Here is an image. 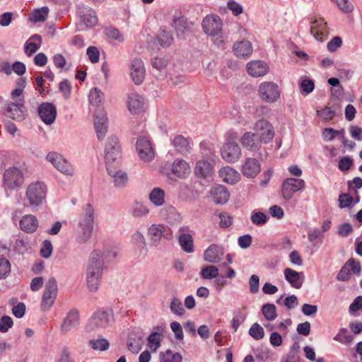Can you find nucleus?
Wrapping results in <instances>:
<instances>
[{"label": "nucleus", "instance_id": "nucleus-1", "mask_svg": "<svg viewBox=\"0 0 362 362\" xmlns=\"http://www.w3.org/2000/svg\"><path fill=\"white\" fill-rule=\"evenodd\" d=\"M117 253L114 251L94 250L90 255L86 267V281L88 289L95 292L101 281L105 263L114 259Z\"/></svg>", "mask_w": 362, "mask_h": 362}, {"label": "nucleus", "instance_id": "nucleus-2", "mask_svg": "<svg viewBox=\"0 0 362 362\" xmlns=\"http://www.w3.org/2000/svg\"><path fill=\"white\" fill-rule=\"evenodd\" d=\"M94 214L93 207L91 204H87L83 209L78 222L80 230L76 238V241L78 243H85L90 238L93 228Z\"/></svg>", "mask_w": 362, "mask_h": 362}, {"label": "nucleus", "instance_id": "nucleus-3", "mask_svg": "<svg viewBox=\"0 0 362 362\" xmlns=\"http://www.w3.org/2000/svg\"><path fill=\"white\" fill-rule=\"evenodd\" d=\"M204 33L214 37V44L218 46L224 45V37L222 33L223 23L218 16L211 15L206 16L202 23Z\"/></svg>", "mask_w": 362, "mask_h": 362}, {"label": "nucleus", "instance_id": "nucleus-4", "mask_svg": "<svg viewBox=\"0 0 362 362\" xmlns=\"http://www.w3.org/2000/svg\"><path fill=\"white\" fill-rule=\"evenodd\" d=\"M237 139L236 133H228L227 142L221 148V156L228 163H234L241 156V149L235 141Z\"/></svg>", "mask_w": 362, "mask_h": 362}, {"label": "nucleus", "instance_id": "nucleus-5", "mask_svg": "<svg viewBox=\"0 0 362 362\" xmlns=\"http://www.w3.org/2000/svg\"><path fill=\"white\" fill-rule=\"evenodd\" d=\"M113 322V316L112 312L103 310H99L94 313L93 316L89 319L86 329L88 332H92L97 328H105L109 326Z\"/></svg>", "mask_w": 362, "mask_h": 362}, {"label": "nucleus", "instance_id": "nucleus-6", "mask_svg": "<svg viewBox=\"0 0 362 362\" xmlns=\"http://www.w3.org/2000/svg\"><path fill=\"white\" fill-rule=\"evenodd\" d=\"M47 187L40 182L31 183L27 188L26 197L31 206H39L46 197Z\"/></svg>", "mask_w": 362, "mask_h": 362}, {"label": "nucleus", "instance_id": "nucleus-7", "mask_svg": "<svg viewBox=\"0 0 362 362\" xmlns=\"http://www.w3.org/2000/svg\"><path fill=\"white\" fill-rule=\"evenodd\" d=\"M58 292L56 279L51 277L46 282L42 297L41 308L45 311L49 310L54 304Z\"/></svg>", "mask_w": 362, "mask_h": 362}, {"label": "nucleus", "instance_id": "nucleus-8", "mask_svg": "<svg viewBox=\"0 0 362 362\" xmlns=\"http://www.w3.org/2000/svg\"><path fill=\"white\" fill-rule=\"evenodd\" d=\"M258 93L260 98L267 103H274L280 97L279 86L272 81H264L259 84Z\"/></svg>", "mask_w": 362, "mask_h": 362}, {"label": "nucleus", "instance_id": "nucleus-9", "mask_svg": "<svg viewBox=\"0 0 362 362\" xmlns=\"http://www.w3.org/2000/svg\"><path fill=\"white\" fill-rule=\"evenodd\" d=\"M24 98H19L16 102H6L4 110L6 115L16 121H22L26 116Z\"/></svg>", "mask_w": 362, "mask_h": 362}, {"label": "nucleus", "instance_id": "nucleus-10", "mask_svg": "<svg viewBox=\"0 0 362 362\" xmlns=\"http://www.w3.org/2000/svg\"><path fill=\"white\" fill-rule=\"evenodd\" d=\"M255 133L261 139L263 144L269 143L274 136V129L272 124L266 119L257 121L253 128Z\"/></svg>", "mask_w": 362, "mask_h": 362}, {"label": "nucleus", "instance_id": "nucleus-11", "mask_svg": "<svg viewBox=\"0 0 362 362\" xmlns=\"http://www.w3.org/2000/svg\"><path fill=\"white\" fill-rule=\"evenodd\" d=\"M46 158L62 173L66 175L74 174V168L71 165L62 155L55 152H50L47 154Z\"/></svg>", "mask_w": 362, "mask_h": 362}, {"label": "nucleus", "instance_id": "nucleus-12", "mask_svg": "<svg viewBox=\"0 0 362 362\" xmlns=\"http://www.w3.org/2000/svg\"><path fill=\"white\" fill-rule=\"evenodd\" d=\"M305 187V182L301 179L288 178L282 184V197L285 200H290L293 194Z\"/></svg>", "mask_w": 362, "mask_h": 362}, {"label": "nucleus", "instance_id": "nucleus-13", "mask_svg": "<svg viewBox=\"0 0 362 362\" xmlns=\"http://www.w3.org/2000/svg\"><path fill=\"white\" fill-rule=\"evenodd\" d=\"M23 180V173L16 167L9 168L4 174V182L10 189L19 187Z\"/></svg>", "mask_w": 362, "mask_h": 362}, {"label": "nucleus", "instance_id": "nucleus-14", "mask_svg": "<svg viewBox=\"0 0 362 362\" xmlns=\"http://www.w3.org/2000/svg\"><path fill=\"white\" fill-rule=\"evenodd\" d=\"M107 117L102 109H98L94 113V127L99 140L104 139L107 132Z\"/></svg>", "mask_w": 362, "mask_h": 362}, {"label": "nucleus", "instance_id": "nucleus-15", "mask_svg": "<svg viewBox=\"0 0 362 362\" xmlns=\"http://www.w3.org/2000/svg\"><path fill=\"white\" fill-rule=\"evenodd\" d=\"M136 151L139 156L145 162H148L154 158V151L152 148L150 141L141 136L136 142Z\"/></svg>", "mask_w": 362, "mask_h": 362}, {"label": "nucleus", "instance_id": "nucleus-16", "mask_svg": "<svg viewBox=\"0 0 362 362\" xmlns=\"http://www.w3.org/2000/svg\"><path fill=\"white\" fill-rule=\"evenodd\" d=\"M146 76L144 64L141 59H134L130 65V76L136 85L143 83Z\"/></svg>", "mask_w": 362, "mask_h": 362}, {"label": "nucleus", "instance_id": "nucleus-17", "mask_svg": "<svg viewBox=\"0 0 362 362\" xmlns=\"http://www.w3.org/2000/svg\"><path fill=\"white\" fill-rule=\"evenodd\" d=\"M170 173L178 179H185L191 173V168L183 159H175L170 165Z\"/></svg>", "mask_w": 362, "mask_h": 362}, {"label": "nucleus", "instance_id": "nucleus-18", "mask_svg": "<svg viewBox=\"0 0 362 362\" xmlns=\"http://www.w3.org/2000/svg\"><path fill=\"white\" fill-rule=\"evenodd\" d=\"M80 324L78 311L76 309L71 310L63 320L61 325V331L68 333L77 329Z\"/></svg>", "mask_w": 362, "mask_h": 362}, {"label": "nucleus", "instance_id": "nucleus-19", "mask_svg": "<svg viewBox=\"0 0 362 362\" xmlns=\"http://www.w3.org/2000/svg\"><path fill=\"white\" fill-rule=\"evenodd\" d=\"M38 114L42 120L47 124H52L57 116L56 107L49 103H44L38 108Z\"/></svg>", "mask_w": 362, "mask_h": 362}, {"label": "nucleus", "instance_id": "nucleus-20", "mask_svg": "<svg viewBox=\"0 0 362 362\" xmlns=\"http://www.w3.org/2000/svg\"><path fill=\"white\" fill-rule=\"evenodd\" d=\"M107 172L111 177L115 187L122 188L127 185L128 176L125 172L120 169L119 166L110 167L107 169Z\"/></svg>", "mask_w": 362, "mask_h": 362}, {"label": "nucleus", "instance_id": "nucleus-21", "mask_svg": "<svg viewBox=\"0 0 362 362\" xmlns=\"http://www.w3.org/2000/svg\"><path fill=\"white\" fill-rule=\"evenodd\" d=\"M241 144L243 146L251 151L258 150L263 141L254 132H245L241 138Z\"/></svg>", "mask_w": 362, "mask_h": 362}, {"label": "nucleus", "instance_id": "nucleus-22", "mask_svg": "<svg viewBox=\"0 0 362 362\" xmlns=\"http://www.w3.org/2000/svg\"><path fill=\"white\" fill-rule=\"evenodd\" d=\"M310 33L319 41H324L328 34L327 23L323 18L316 19L312 22Z\"/></svg>", "mask_w": 362, "mask_h": 362}, {"label": "nucleus", "instance_id": "nucleus-23", "mask_svg": "<svg viewBox=\"0 0 362 362\" xmlns=\"http://www.w3.org/2000/svg\"><path fill=\"white\" fill-rule=\"evenodd\" d=\"M248 74L253 77L264 76L269 71L268 65L263 61H251L247 64Z\"/></svg>", "mask_w": 362, "mask_h": 362}, {"label": "nucleus", "instance_id": "nucleus-24", "mask_svg": "<svg viewBox=\"0 0 362 362\" xmlns=\"http://www.w3.org/2000/svg\"><path fill=\"white\" fill-rule=\"evenodd\" d=\"M241 171L247 177H255L260 172V164L257 159L248 158L243 164Z\"/></svg>", "mask_w": 362, "mask_h": 362}, {"label": "nucleus", "instance_id": "nucleus-25", "mask_svg": "<svg viewBox=\"0 0 362 362\" xmlns=\"http://www.w3.org/2000/svg\"><path fill=\"white\" fill-rule=\"evenodd\" d=\"M223 256V248L215 244L211 245L204 252V259L214 264L221 262Z\"/></svg>", "mask_w": 362, "mask_h": 362}, {"label": "nucleus", "instance_id": "nucleus-26", "mask_svg": "<svg viewBox=\"0 0 362 362\" xmlns=\"http://www.w3.org/2000/svg\"><path fill=\"white\" fill-rule=\"evenodd\" d=\"M78 15L79 16L81 21L88 27L94 26L98 22L95 11L91 8L86 6L79 8L78 10Z\"/></svg>", "mask_w": 362, "mask_h": 362}, {"label": "nucleus", "instance_id": "nucleus-27", "mask_svg": "<svg viewBox=\"0 0 362 362\" xmlns=\"http://www.w3.org/2000/svg\"><path fill=\"white\" fill-rule=\"evenodd\" d=\"M233 51L238 57L247 58L252 52V44L247 40L236 42L233 45Z\"/></svg>", "mask_w": 362, "mask_h": 362}, {"label": "nucleus", "instance_id": "nucleus-28", "mask_svg": "<svg viewBox=\"0 0 362 362\" xmlns=\"http://www.w3.org/2000/svg\"><path fill=\"white\" fill-rule=\"evenodd\" d=\"M284 276L286 280L293 288H301L304 279V274L303 272H298L292 269L286 268L284 269Z\"/></svg>", "mask_w": 362, "mask_h": 362}, {"label": "nucleus", "instance_id": "nucleus-29", "mask_svg": "<svg viewBox=\"0 0 362 362\" xmlns=\"http://www.w3.org/2000/svg\"><path fill=\"white\" fill-rule=\"evenodd\" d=\"M192 24L183 17L175 18L173 22V27L180 38H183L186 34L192 32Z\"/></svg>", "mask_w": 362, "mask_h": 362}, {"label": "nucleus", "instance_id": "nucleus-30", "mask_svg": "<svg viewBox=\"0 0 362 362\" xmlns=\"http://www.w3.org/2000/svg\"><path fill=\"white\" fill-rule=\"evenodd\" d=\"M105 153L106 169L110 167L119 166L121 151L119 148H116L111 151L110 146L105 147Z\"/></svg>", "mask_w": 362, "mask_h": 362}, {"label": "nucleus", "instance_id": "nucleus-31", "mask_svg": "<svg viewBox=\"0 0 362 362\" xmlns=\"http://www.w3.org/2000/svg\"><path fill=\"white\" fill-rule=\"evenodd\" d=\"M219 175L223 182L228 184H235L240 180V173L230 166H225L219 170Z\"/></svg>", "mask_w": 362, "mask_h": 362}, {"label": "nucleus", "instance_id": "nucleus-32", "mask_svg": "<svg viewBox=\"0 0 362 362\" xmlns=\"http://www.w3.org/2000/svg\"><path fill=\"white\" fill-rule=\"evenodd\" d=\"M144 98L136 93H131L128 96L127 107L134 114L139 112L144 106Z\"/></svg>", "mask_w": 362, "mask_h": 362}, {"label": "nucleus", "instance_id": "nucleus-33", "mask_svg": "<svg viewBox=\"0 0 362 362\" xmlns=\"http://www.w3.org/2000/svg\"><path fill=\"white\" fill-rule=\"evenodd\" d=\"M211 196L214 202L223 204L228 201L230 194L226 187L217 185L211 189Z\"/></svg>", "mask_w": 362, "mask_h": 362}, {"label": "nucleus", "instance_id": "nucleus-34", "mask_svg": "<svg viewBox=\"0 0 362 362\" xmlns=\"http://www.w3.org/2000/svg\"><path fill=\"white\" fill-rule=\"evenodd\" d=\"M165 227L162 224H152L148 229V236L153 245H157L164 235Z\"/></svg>", "mask_w": 362, "mask_h": 362}, {"label": "nucleus", "instance_id": "nucleus-35", "mask_svg": "<svg viewBox=\"0 0 362 362\" xmlns=\"http://www.w3.org/2000/svg\"><path fill=\"white\" fill-rule=\"evenodd\" d=\"M38 226V221L35 216H24L20 221V228L27 233H32L36 230Z\"/></svg>", "mask_w": 362, "mask_h": 362}, {"label": "nucleus", "instance_id": "nucleus-36", "mask_svg": "<svg viewBox=\"0 0 362 362\" xmlns=\"http://www.w3.org/2000/svg\"><path fill=\"white\" fill-rule=\"evenodd\" d=\"M173 144L175 150L182 155L189 153L191 149L189 141L182 135L176 136L173 140Z\"/></svg>", "mask_w": 362, "mask_h": 362}, {"label": "nucleus", "instance_id": "nucleus-37", "mask_svg": "<svg viewBox=\"0 0 362 362\" xmlns=\"http://www.w3.org/2000/svg\"><path fill=\"white\" fill-rule=\"evenodd\" d=\"M42 37L39 35H33L25 45V52L28 56H31L40 47Z\"/></svg>", "mask_w": 362, "mask_h": 362}, {"label": "nucleus", "instance_id": "nucleus-38", "mask_svg": "<svg viewBox=\"0 0 362 362\" xmlns=\"http://www.w3.org/2000/svg\"><path fill=\"white\" fill-rule=\"evenodd\" d=\"M195 173L202 177H207L212 173V167L210 163L205 160H201L197 162L195 166Z\"/></svg>", "mask_w": 362, "mask_h": 362}, {"label": "nucleus", "instance_id": "nucleus-39", "mask_svg": "<svg viewBox=\"0 0 362 362\" xmlns=\"http://www.w3.org/2000/svg\"><path fill=\"white\" fill-rule=\"evenodd\" d=\"M148 197L151 202L157 206L163 205L165 202V192L158 187L153 189Z\"/></svg>", "mask_w": 362, "mask_h": 362}, {"label": "nucleus", "instance_id": "nucleus-40", "mask_svg": "<svg viewBox=\"0 0 362 362\" xmlns=\"http://www.w3.org/2000/svg\"><path fill=\"white\" fill-rule=\"evenodd\" d=\"M179 243L182 249L187 252L194 251L192 236L189 233H182L179 236Z\"/></svg>", "mask_w": 362, "mask_h": 362}, {"label": "nucleus", "instance_id": "nucleus-41", "mask_svg": "<svg viewBox=\"0 0 362 362\" xmlns=\"http://www.w3.org/2000/svg\"><path fill=\"white\" fill-rule=\"evenodd\" d=\"M149 213L148 208L141 202H136L132 208V214L134 218H142Z\"/></svg>", "mask_w": 362, "mask_h": 362}, {"label": "nucleus", "instance_id": "nucleus-42", "mask_svg": "<svg viewBox=\"0 0 362 362\" xmlns=\"http://www.w3.org/2000/svg\"><path fill=\"white\" fill-rule=\"evenodd\" d=\"M160 362H182V357L180 354L173 353L171 350H167L165 353H161Z\"/></svg>", "mask_w": 362, "mask_h": 362}, {"label": "nucleus", "instance_id": "nucleus-43", "mask_svg": "<svg viewBox=\"0 0 362 362\" xmlns=\"http://www.w3.org/2000/svg\"><path fill=\"white\" fill-rule=\"evenodd\" d=\"M49 8L46 6L35 10L30 16V20L33 22H44L47 17Z\"/></svg>", "mask_w": 362, "mask_h": 362}, {"label": "nucleus", "instance_id": "nucleus-44", "mask_svg": "<svg viewBox=\"0 0 362 362\" xmlns=\"http://www.w3.org/2000/svg\"><path fill=\"white\" fill-rule=\"evenodd\" d=\"M168 64L167 59L163 57H154L151 61L152 66L154 69L163 73V76H165V69Z\"/></svg>", "mask_w": 362, "mask_h": 362}, {"label": "nucleus", "instance_id": "nucleus-45", "mask_svg": "<svg viewBox=\"0 0 362 362\" xmlns=\"http://www.w3.org/2000/svg\"><path fill=\"white\" fill-rule=\"evenodd\" d=\"M103 100V93L98 88H93L89 93V101L92 105L98 106Z\"/></svg>", "mask_w": 362, "mask_h": 362}, {"label": "nucleus", "instance_id": "nucleus-46", "mask_svg": "<svg viewBox=\"0 0 362 362\" xmlns=\"http://www.w3.org/2000/svg\"><path fill=\"white\" fill-rule=\"evenodd\" d=\"M158 40L162 47H166L171 45L173 37L170 31L162 30L158 36Z\"/></svg>", "mask_w": 362, "mask_h": 362}, {"label": "nucleus", "instance_id": "nucleus-47", "mask_svg": "<svg viewBox=\"0 0 362 362\" xmlns=\"http://www.w3.org/2000/svg\"><path fill=\"white\" fill-rule=\"evenodd\" d=\"M262 313L269 321H272L277 317L276 307L274 304H264L262 308Z\"/></svg>", "mask_w": 362, "mask_h": 362}, {"label": "nucleus", "instance_id": "nucleus-48", "mask_svg": "<svg viewBox=\"0 0 362 362\" xmlns=\"http://www.w3.org/2000/svg\"><path fill=\"white\" fill-rule=\"evenodd\" d=\"M201 276L205 279L216 278L218 276V269L214 265L206 266L202 269Z\"/></svg>", "mask_w": 362, "mask_h": 362}, {"label": "nucleus", "instance_id": "nucleus-49", "mask_svg": "<svg viewBox=\"0 0 362 362\" xmlns=\"http://www.w3.org/2000/svg\"><path fill=\"white\" fill-rule=\"evenodd\" d=\"M334 339L341 343L349 344L353 342L354 337L346 329H341L334 337Z\"/></svg>", "mask_w": 362, "mask_h": 362}, {"label": "nucleus", "instance_id": "nucleus-50", "mask_svg": "<svg viewBox=\"0 0 362 362\" xmlns=\"http://www.w3.org/2000/svg\"><path fill=\"white\" fill-rule=\"evenodd\" d=\"M89 345L95 350L105 351L109 348V342L105 339H92L89 341Z\"/></svg>", "mask_w": 362, "mask_h": 362}, {"label": "nucleus", "instance_id": "nucleus-51", "mask_svg": "<svg viewBox=\"0 0 362 362\" xmlns=\"http://www.w3.org/2000/svg\"><path fill=\"white\" fill-rule=\"evenodd\" d=\"M249 334L255 340L262 339L264 336V329L258 323H254L249 329Z\"/></svg>", "mask_w": 362, "mask_h": 362}, {"label": "nucleus", "instance_id": "nucleus-52", "mask_svg": "<svg viewBox=\"0 0 362 362\" xmlns=\"http://www.w3.org/2000/svg\"><path fill=\"white\" fill-rule=\"evenodd\" d=\"M11 272V264L4 257L0 258V279L6 278Z\"/></svg>", "mask_w": 362, "mask_h": 362}, {"label": "nucleus", "instance_id": "nucleus-53", "mask_svg": "<svg viewBox=\"0 0 362 362\" xmlns=\"http://www.w3.org/2000/svg\"><path fill=\"white\" fill-rule=\"evenodd\" d=\"M170 308L174 314L182 315L185 313L182 302L177 298H174L172 300Z\"/></svg>", "mask_w": 362, "mask_h": 362}, {"label": "nucleus", "instance_id": "nucleus-54", "mask_svg": "<svg viewBox=\"0 0 362 362\" xmlns=\"http://www.w3.org/2000/svg\"><path fill=\"white\" fill-rule=\"evenodd\" d=\"M314 86V82L312 80L303 79L300 83V92L307 95L313 90Z\"/></svg>", "mask_w": 362, "mask_h": 362}, {"label": "nucleus", "instance_id": "nucleus-55", "mask_svg": "<svg viewBox=\"0 0 362 362\" xmlns=\"http://www.w3.org/2000/svg\"><path fill=\"white\" fill-rule=\"evenodd\" d=\"M227 8L231 11L235 16H238L243 13V6L234 0H230L227 3Z\"/></svg>", "mask_w": 362, "mask_h": 362}, {"label": "nucleus", "instance_id": "nucleus-56", "mask_svg": "<svg viewBox=\"0 0 362 362\" xmlns=\"http://www.w3.org/2000/svg\"><path fill=\"white\" fill-rule=\"evenodd\" d=\"M251 221L255 225H263L267 222V216L262 212H254L251 216Z\"/></svg>", "mask_w": 362, "mask_h": 362}, {"label": "nucleus", "instance_id": "nucleus-57", "mask_svg": "<svg viewBox=\"0 0 362 362\" xmlns=\"http://www.w3.org/2000/svg\"><path fill=\"white\" fill-rule=\"evenodd\" d=\"M317 114L325 121H330L335 116V112L328 107L321 110H317Z\"/></svg>", "mask_w": 362, "mask_h": 362}, {"label": "nucleus", "instance_id": "nucleus-58", "mask_svg": "<svg viewBox=\"0 0 362 362\" xmlns=\"http://www.w3.org/2000/svg\"><path fill=\"white\" fill-rule=\"evenodd\" d=\"M13 325V322L11 317L7 315L3 316L0 320V332L3 333L6 332Z\"/></svg>", "mask_w": 362, "mask_h": 362}, {"label": "nucleus", "instance_id": "nucleus-59", "mask_svg": "<svg viewBox=\"0 0 362 362\" xmlns=\"http://www.w3.org/2000/svg\"><path fill=\"white\" fill-rule=\"evenodd\" d=\"M52 252V245L50 241L45 240L42 243L40 249V255L44 258H48L51 256Z\"/></svg>", "mask_w": 362, "mask_h": 362}, {"label": "nucleus", "instance_id": "nucleus-60", "mask_svg": "<svg viewBox=\"0 0 362 362\" xmlns=\"http://www.w3.org/2000/svg\"><path fill=\"white\" fill-rule=\"evenodd\" d=\"M339 8L344 13H351L354 10V6L349 0H335Z\"/></svg>", "mask_w": 362, "mask_h": 362}, {"label": "nucleus", "instance_id": "nucleus-61", "mask_svg": "<svg viewBox=\"0 0 362 362\" xmlns=\"http://www.w3.org/2000/svg\"><path fill=\"white\" fill-rule=\"evenodd\" d=\"M353 202V197L349 194L344 193L339 197V206L340 208L349 207Z\"/></svg>", "mask_w": 362, "mask_h": 362}, {"label": "nucleus", "instance_id": "nucleus-62", "mask_svg": "<svg viewBox=\"0 0 362 362\" xmlns=\"http://www.w3.org/2000/svg\"><path fill=\"white\" fill-rule=\"evenodd\" d=\"M132 241L139 248H144L146 246L145 238L141 233L136 231L132 235Z\"/></svg>", "mask_w": 362, "mask_h": 362}, {"label": "nucleus", "instance_id": "nucleus-63", "mask_svg": "<svg viewBox=\"0 0 362 362\" xmlns=\"http://www.w3.org/2000/svg\"><path fill=\"white\" fill-rule=\"evenodd\" d=\"M86 54L92 63H96L99 61L100 52L96 47H89L87 49Z\"/></svg>", "mask_w": 362, "mask_h": 362}, {"label": "nucleus", "instance_id": "nucleus-64", "mask_svg": "<svg viewBox=\"0 0 362 362\" xmlns=\"http://www.w3.org/2000/svg\"><path fill=\"white\" fill-rule=\"evenodd\" d=\"M106 35L108 37L112 38L115 40H118L119 42H122L124 40L123 37L121 35L120 32L113 27L107 28Z\"/></svg>", "mask_w": 362, "mask_h": 362}]
</instances>
